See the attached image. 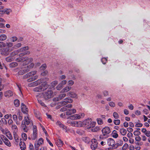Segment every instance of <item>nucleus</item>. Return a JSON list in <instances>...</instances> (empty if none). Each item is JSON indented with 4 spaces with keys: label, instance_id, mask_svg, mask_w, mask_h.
Returning <instances> with one entry per match:
<instances>
[{
    "label": "nucleus",
    "instance_id": "obj_1",
    "mask_svg": "<svg viewBox=\"0 0 150 150\" xmlns=\"http://www.w3.org/2000/svg\"><path fill=\"white\" fill-rule=\"evenodd\" d=\"M33 59L31 57H21L18 58L16 61L18 62H21L20 70L18 72L19 75H23L26 72H28L30 69L33 68L34 66L33 63H31L29 65L25 66L32 62Z\"/></svg>",
    "mask_w": 150,
    "mask_h": 150
},
{
    "label": "nucleus",
    "instance_id": "obj_2",
    "mask_svg": "<svg viewBox=\"0 0 150 150\" xmlns=\"http://www.w3.org/2000/svg\"><path fill=\"white\" fill-rule=\"evenodd\" d=\"M41 85L36 87L33 89V91L35 92H42L47 89L48 88V85L46 82H43L42 79H38L36 81L30 83L28 84V86L33 87L37 86L42 82Z\"/></svg>",
    "mask_w": 150,
    "mask_h": 150
},
{
    "label": "nucleus",
    "instance_id": "obj_3",
    "mask_svg": "<svg viewBox=\"0 0 150 150\" xmlns=\"http://www.w3.org/2000/svg\"><path fill=\"white\" fill-rule=\"evenodd\" d=\"M120 144L115 143V141L112 138H109L107 139V144L110 147V148L112 149H117L119 146H121L122 144V141L121 140L120 141Z\"/></svg>",
    "mask_w": 150,
    "mask_h": 150
},
{
    "label": "nucleus",
    "instance_id": "obj_4",
    "mask_svg": "<svg viewBox=\"0 0 150 150\" xmlns=\"http://www.w3.org/2000/svg\"><path fill=\"white\" fill-rule=\"evenodd\" d=\"M31 122V120L29 119L28 115H26L24 117V120L22 121L21 125V127L23 129L24 132H27L28 130V129L27 128L26 124L28 125Z\"/></svg>",
    "mask_w": 150,
    "mask_h": 150
},
{
    "label": "nucleus",
    "instance_id": "obj_5",
    "mask_svg": "<svg viewBox=\"0 0 150 150\" xmlns=\"http://www.w3.org/2000/svg\"><path fill=\"white\" fill-rule=\"evenodd\" d=\"M101 131L102 134L100 135L99 136L100 139H103L108 137V135L111 132L110 129L108 127H105L103 128Z\"/></svg>",
    "mask_w": 150,
    "mask_h": 150
},
{
    "label": "nucleus",
    "instance_id": "obj_6",
    "mask_svg": "<svg viewBox=\"0 0 150 150\" xmlns=\"http://www.w3.org/2000/svg\"><path fill=\"white\" fill-rule=\"evenodd\" d=\"M36 96L38 99L43 97L45 99H48L53 96V92L51 90L48 91L44 94L42 93H39Z\"/></svg>",
    "mask_w": 150,
    "mask_h": 150
},
{
    "label": "nucleus",
    "instance_id": "obj_7",
    "mask_svg": "<svg viewBox=\"0 0 150 150\" xmlns=\"http://www.w3.org/2000/svg\"><path fill=\"white\" fill-rule=\"evenodd\" d=\"M83 127H87L88 128L93 127L95 126V122L92 121L90 118L87 119L83 121Z\"/></svg>",
    "mask_w": 150,
    "mask_h": 150
},
{
    "label": "nucleus",
    "instance_id": "obj_8",
    "mask_svg": "<svg viewBox=\"0 0 150 150\" xmlns=\"http://www.w3.org/2000/svg\"><path fill=\"white\" fill-rule=\"evenodd\" d=\"M85 116V114L84 113H79L71 115L68 118L72 120H80L83 118Z\"/></svg>",
    "mask_w": 150,
    "mask_h": 150
},
{
    "label": "nucleus",
    "instance_id": "obj_9",
    "mask_svg": "<svg viewBox=\"0 0 150 150\" xmlns=\"http://www.w3.org/2000/svg\"><path fill=\"white\" fill-rule=\"evenodd\" d=\"M33 132L28 137V139L32 140H35L38 136V130L37 127L35 125L33 126Z\"/></svg>",
    "mask_w": 150,
    "mask_h": 150
},
{
    "label": "nucleus",
    "instance_id": "obj_10",
    "mask_svg": "<svg viewBox=\"0 0 150 150\" xmlns=\"http://www.w3.org/2000/svg\"><path fill=\"white\" fill-rule=\"evenodd\" d=\"M43 143L44 140L42 138H40L36 140L34 144L35 149L37 150H39L40 146L43 144Z\"/></svg>",
    "mask_w": 150,
    "mask_h": 150
},
{
    "label": "nucleus",
    "instance_id": "obj_11",
    "mask_svg": "<svg viewBox=\"0 0 150 150\" xmlns=\"http://www.w3.org/2000/svg\"><path fill=\"white\" fill-rule=\"evenodd\" d=\"M0 137L6 146L8 147H10L11 146V144L10 142L5 136L3 135H0Z\"/></svg>",
    "mask_w": 150,
    "mask_h": 150
},
{
    "label": "nucleus",
    "instance_id": "obj_12",
    "mask_svg": "<svg viewBox=\"0 0 150 150\" xmlns=\"http://www.w3.org/2000/svg\"><path fill=\"white\" fill-rule=\"evenodd\" d=\"M13 50L12 48H5L0 50L1 51V54L3 55L7 56L8 55L9 52Z\"/></svg>",
    "mask_w": 150,
    "mask_h": 150
},
{
    "label": "nucleus",
    "instance_id": "obj_13",
    "mask_svg": "<svg viewBox=\"0 0 150 150\" xmlns=\"http://www.w3.org/2000/svg\"><path fill=\"white\" fill-rule=\"evenodd\" d=\"M72 126L76 127H83V121H74L71 122Z\"/></svg>",
    "mask_w": 150,
    "mask_h": 150
},
{
    "label": "nucleus",
    "instance_id": "obj_14",
    "mask_svg": "<svg viewBox=\"0 0 150 150\" xmlns=\"http://www.w3.org/2000/svg\"><path fill=\"white\" fill-rule=\"evenodd\" d=\"M73 101V100L69 98H65L63 101L60 102V105L63 106L65 105L68 103H72Z\"/></svg>",
    "mask_w": 150,
    "mask_h": 150
},
{
    "label": "nucleus",
    "instance_id": "obj_15",
    "mask_svg": "<svg viewBox=\"0 0 150 150\" xmlns=\"http://www.w3.org/2000/svg\"><path fill=\"white\" fill-rule=\"evenodd\" d=\"M92 144L91 145V149L93 150H95L98 147V143L95 139H92L91 140Z\"/></svg>",
    "mask_w": 150,
    "mask_h": 150
},
{
    "label": "nucleus",
    "instance_id": "obj_16",
    "mask_svg": "<svg viewBox=\"0 0 150 150\" xmlns=\"http://www.w3.org/2000/svg\"><path fill=\"white\" fill-rule=\"evenodd\" d=\"M69 108L67 111L66 112V115H70L72 114L75 113L76 112V110L75 109L72 108L70 109Z\"/></svg>",
    "mask_w": 150,
    "mask_h": 150
},
{
    "label": "nucleus",
    "instance_id": "obj_17",
    "mask_svg": "<svg viewBox=\"0 0 150 150\" xmlns=\"http://www.w3.org/2000/svg\"><path fill=\"white\" fill-rule=\"evenodd\" d=\"M21 110L23 113L27 114L28 112V109L23 103L21 104Z\"/></svg>",
    "mask_w": 150,
    "mask_h": 150
},
{
    "label": "nucleus",
    "instance_id": "obj_18",
    "mask_svg": "<svg viewBox=\"0 0 150 150\" xmlns=\"http://www.w3.org/2000/svg\"><path fill=\"white\" fill-rule=\"evenodd\" d=\"M72 107V105L71 104H69L65 106L60 109V111L64 112L65 111H67L69 108H71Z\"/></svg>",
    "mask_w": 150,
    "mask_h": 150
},
{
    "label": "nucleus",
    "instance_id": "obj_19",
    "mask_svg": "<svg viewBox=\"0 0 150 150\" xmlns=\"http://www.w3.org/2000/svg\"><path fill=\"white\" fill-rule=\"evenodd\" d=\"M13 92L11 91H8L5 92L4 93V96L5 97H9L13 95Z\"/></svg>",
    "mask_w": 150,
    "mask_h": 150
},
{
    "label": "nucleus",
    "instance_id": "obj_20",
    "mask_svg": "<svg viewBox=\"0 0 150 150\" xmlns=\"http://www.w3.org/2000/svg\"><path fill=\"white\" fill-rule=\"evenodd\" d=\"M56 124L60 127L62 128L63 130H65L66 132H67L66 127L62 124L60 121H57L56 122Z\"/></svg>",
    "mask_w": 150,
    "mask_h": 150
},
{
    "label": "nucleus",
    "instance_id": "obj_21",
    "mask_svg": "<svg viewBox=\"0 0 150 150\" xmlns=\"http://www.w3.org/2000/svg\"><path fill=\"white\" fill-rule=\"evenodd\" d=\"M71 88L69 86H66L63 88L61 90V93H64L67 92L71 90Z\"/></svg>",
    "mask_w": 150,
    "mask_h": 150
},
{
    "label": "nucleus",
    "instance_id": "obj_22",
    "mask_svg": "<svg viewBox=\"0 0 150 150\" xmlns=\"http://www.w3.org/2000/svg\"><path fill=\"white\" fill-rule=\"evenodd\" d=\"M13 120L15 121L17 125H20L21 123L20 121L18 120V117L16 115H13Z\"/></svg>",
    "mask_w": 150,
    "mask_h": 150
},
{
    "label": "nucleus",
    "instance_id": "obj_23",
    "mask_svg": "<svg viewBox=\"0 0 150 150\" xmlns=\"http://www.w3.org/2000/svg\"><path fill=\"white\" fill-rule=\"evenodd\" d=\"M68 95L71 97L74 98H77V95L74 92H69L68 93Z\"/></svg>",
    "mask_w": 150,
    "mask_h": 150
},
{
    "label": "nucleus",
    "instance_id": "obj_24",
    "mask_svg": "<svg viewBox=\"0 0 150 150\" xmlns=\"http://www.w3.org/2000/svg\"><path fill=\"white\" fill-rule=\"evenodd\" d=\"M12 130L13 131V133H17L18 131L17 126L15 125H13L11 126Z\"/></svg>",
    "mask_w": 150,
    "mask_h": 150
},
{
    "label": "nucleus",
    "instance_id": "obj_25",
    "mask_svg": "<svg viewBox=\"0 0 150 150\" xmlns=\"http://www.w3.org/2000/svg\"><path fill=\"white\" fill-rule=\"evenodd\" d=\"M66 94L65 93H63L59 95L58 97L57 98H55L56 100H59L64 98L66 96Z\"/></svg>",
    "mask_w": 150,
    "mask_h": 150
},
{
    "label": "nucleus",
    "instance_id": "obj_26",
    "mask_svg": "<svg viewBox=\"0 0 150 150\" xmlns=\"http://www.w3.org/2000/svg\"><path fill=\"white\" fill-rule=\"evenodd\" d=\"M19 146L22 150H24L26 148V146L24 142H21L20 143Z\"/></svg>",
    "mask_w": 150,
    "mask_h": 150
},
{
    "label": "nucleus",
    "instance_id": "obj_27",
    "mask_svg": "<svg viewBox=\"0 0 150 150\" xmlns=\"http://www.w3.org/2000/svg\"><path fill=\"white\" fill-rule=\"evenodd\" d=\"M15 142L18 143L20 141V139L17 133L13 134Z\"/></svg>",
    "mask_w": 150,
    "mask_h": 150
},
{
    "label": "nucleus",
    "instance_id": "obj_28",
    "mask_svg": "<svg viewBox=\"0 0 150 150\" xmlns=\"http://www.w3.org/2000/svg\"><path fill=\"white\" fill-rule=\"evenodd\" d=\"M112 136L113 138H117L118 137V135L117 133V131L114 130L112 133Z\"/></svg>",
    "mask_w": 150,
    "mask_h": 150
},
{
    "label": "nucleus",
    "instance_id": "obj_29",
    "mask_svg": "<svg viewBox=\"0 0 150 150\" xmlns=\"http://www.w3.org/2000/svg\"><path fill=\"white\" fill-rule=\"evenodd\" d=\"M120 132L121 134L123 136L125 135L127 132V130L124 128L121 129L120 130Z\"/></svg>",
    "mask_w": 150,
    "mask_h": 150
},
{
    "label": "nucleus",
    "instance_id": "obj_30",
    "mask_svg": "<svg viewBox=\"0 0 150 150\" xmlns=\"http://www.w3.org/2000/svg\"><path fill=\"white\" fill-rule=\"evenodd\" d=\"M0 130L3 134L5 135L9 131L8 129L6 128L4 129L1 127H0Z\"/></svg>",
    "mask_w": 150,
    "mask_h": 150
},
{
    "label": "nucleus",
    "instance_id": "obj_31",
    "mask_svg": "<svg viewBox=\"0 0 150 150\" xmlns=\"http://www.w3.org/2000/svg\"><path fill=\"white\" fill-rule=\"evenodd\" d=\"M22 46V44L21 43H18L15 45L13 47L11 48L13 50L14 49H18Z\"/></svg>",
    "mask_w": 150,
    "mask_h": 150
},
{
    "label": "nucleus",
    "instance_id": "obj_32",
    "mask_svg": "<svg viewBox=\"0 0 150 150\" xmlns=\"http://www.w3.org/2000/svg\"><path fill=\"white\" fill-rule=\"evenodd\" d=\"M56 144L58 146H61L63 144V142L60 139H59L57 141Z\"/></svg>",
    "mask_w": 150,
    "mask_h": 150
},
{
    "label": "nucleus",
    "instance_id": "obj_33",
    "mask_svg": "<svg viewBox=\"0 0 150 150\" xmlns=\"http://www.w3.org/2000/svg\"><path fill=\"white\" fill-rule=\"evenodd\" d=\"M37 71H31V72H30L28 73L26 75L27 76V77H30L31 76H33L35 74L37 73Z\"/></svg>",
    "mask_w": 150,
    "mask_h": 150
},
{
    "label": "nucleus",
    "instance_id": "obj_34",
    "mask_svg": "<svg viewBox=\"0 0 150 150\" xmlns=\"http://www.w3.org/2000/svg\"><path fill=\"white\" fill-rule=\"evenodd\" d=\"M29 48L28 46H27L23 47L19 49L18 51L20 52H23L25 50H28Z\"/></svg>",
    "mask_w": 150,
    "mask_h": 150
},
{
    "label": "nucleus",
    "instance_id": "obj_35",
    "mask_svg": "<svg viewBox=\"0 0 150 150\" xmlns=\"http://www.w3.org/2000/svg\"><path fill=\"white\" fill-rule=\"evenodd\" d=\"M7 38V36L5 34H2L0 35V41H3Z\"/></svg>",
    "mask_w": 150,
    "mask_h": 150
},
{
    "label": "nucleus",
    "instance_id": "obj_36",
    "mask_svg": "<svg viewBox=\"0 0 150 150\" xmlns=\"http://www.w3.org/2000/svg\"><path fill=\"white\" fill-rule=\"evenodd\" d=\"M38 78V76L36 75L31 78H30L27 80L29 82H31L36 80Z\"/></svg>",
    "mask_w": 150,
    "mask_h": 150
},
{
    "label": "nucleus",
    "instance_id": "obj_37",
    "mask_svg": "<svg viewBox=\"0 0 150 150\" xmlns=\"http://www.w3.org/2000/svg\"><path fill=\"white\" fill-rule=\"evenodd\" d=\"M6 135L10 140H12L13 139V138L12 135L9 131L6 134Z\"/></svg>",
    "mask_w": 150,
    "mask_h": 150
},
{
    "label": "nucleus",
    "instance_id": "obj_38",
    "mask_svg": "<svg viewBox=\"0 0 150 150\" xmlns=\"http://www.w3.org/2000/svg\"><path fill=\"white\" fill-rule=\"evenodd\" d=\"M109 106L111 108H114L116 106L115 103L113 101H110L108 103Z\"/></svg>",
    "mask_w": 150,
    "mask_h": 150
},
{
    "label": "nucleus",
    "instance_id": "obj_39",
    "mask_svg": "<svg viewBox=\"0 0 150 150\" xmlns=\"http://www.w3.org/2000/svg\"><path fill=\"white\" fill-rule=\"evenodd\" d=\"M76 132L79 135H82L84 134V131L81 129H78L76 130Z\"/></svg>",
    "mask_w": 150,
    "mask_h": 150
},
{
    "label": "nucleus",
    "instance_id": "obj_40",
    "mask_svg": "<svg viewBox=\"0 0 150 150\" xmlns=\"http://www.w3.org/2000/svg\"><path fill=\"white\" fill-rule=\"evenodd\" d=\"M14 104L16 107H18L20 104L19 101L18 99H16L14 100Z\"/></svg>",
    "mask_w": 150,
    "mask_h": 150
},
{
    "label": "nucleus",
    "instance_id": "obj_41",
    "mask_svg": "<svg viewBox=\"0 0 150 150\" xmlns=\"http://www.w3.org/2000/svg\"><path fill=\"white\" fill-rule=\"evenodd\" d=\"M93 128L91 129V131L93 132H97L100 130V128L98 126H96L94 128Z\"/></svg>",
    "mask_w": 150,
    "mask_h": 150
},
{
    "label": "nucleus",
    "instance_id": "obj_42",
    "mask_svg": "<svg viewBox=\"0 0 150 150\" xmlns=\"http://www.w3.org/2000/svg\"><path fill=\"white\" fill-rule=\"evenodd\" d=\"M18 65L17 63L16 62H12L10 64V67L11 68H14L16 67Z\"/></svg>",
    "mask_w": 150,
    "mask_h": 150
},
{
    "label": "nucleus",
    "instance_id": "obj_43",
    "mask_svg": "<svg viewBox=\"0 0 150 150\" xmlns=\"http://www.w3.org/2000/svg\"><path fill=\"white\" fill-rule=\"evenodd\" d=\"M96 120L99 125H102L103 124V122L102 120L100 118H98Z\"/></svg>",
    "mask_w": 150,
    "mask_h": 150
},
{
    "label": "nucleus",
    "instance_id": "obj_44",
    "mask_svg": "<svg viewBox=\"0 0 150 150\" xmlns=\"http://www.w3.org/2000/svg\"><path fill=\"white\" fill-rule=\"evenodd\" d=\"M113 116L115 119H117L119 117V116L117 112H114L113 113Z\"/></svg>",
    "mask_w": 150,
    "mask_h": 150
},
{
    "label": "nucleus",
    "instance_id": "obj_45",
    "mask_svg": "<svg viewBox=\"0 0 150 150\" xmlns=\"http://www.w3.org/2000/svg\"><path fill=\"white\" fill-rule=\"evenodd\" d=\"M17 115L18 116V120L19 121L21 120H22L23 118L22 114L21 112H18L17 113Z\"/></svg>",
    "mask_w": 150,
    "mask_h": 150
},
{
    "label": "nucleus",
    "instance_id": "obj_46",
    "mask_svg": "<svg viewBox=\"0 0 150 150\" xmlns=\"http://www.w3.org/2000/svg\"><path fill=\"white\" fill-rule=\"evenodd\" d=\"M6 46L8 48L11 47L13 45V43L11 42H7L5 44Z\"/></svg>",
    "mask_w": 150,
    "mask_h": 150
},
{
    "label": "nucleus",
    "instance_id": "obj_47",
    "mask_svg": "<svg viewBox=\"0 0 150 150\" xmlns=\"http://www.w3.org/2000/svg\"><path fill=\"white\" fill-rule=\"evenodd\" d=\"M82 139L83 141L86 143L90 141L89 138L87 137H83Z\"/></svg>",
    "mask_w": 150,
    "mask_h": 150
},
{
    "label": "nucleus",
    "instance_id": "obj_48",
    "mask_svg": "<svg viewBox=\"0 0 150 150\" xmlns=\"http://www.w3.org/2000/svg\"><path fill=\"white\" fill-rule=\"evenodd\" d=\"M19 52L18 51V50H15L11 53V57L14 56L18 54Z\"/></svg>",
    "mask_w": 150,
    "mask_h": 150
},
{
    "label": "nucleus",
    "instance_id": "obj_49",
    "mask_svg": "<svg viewBox=\"0 0 150 150\" xmlns=\"http://www.w3.org/2000/svg\"><path fill=\"white\" fill-rule=\"evenodd\" d=\"M63 87V86L60 83L56 87V89L57 90H60Z\"/></svg>",
    "mask_w": 150,
    "mask_h": 150
},
{
    "label": "nucleus",
    "instance_id": "obj_50",
    "mask_svg": "<svg viewBox=\"0 0 150 150\" xmlns=\"http://www.w3.org/2000/svg\"><path fill=\"white\" fill-rule=\"evenodd\" d=\"M13 58L11 56L8 57L6 58V61L8 62H10L13 61Z\"/></svg>",
    "mask_w": 150,
    "mask_h": 150
},
{
    "label": "nucleus",
    "instance_id": "obj_51",
    "mask_svg": "<svg viewBox=\"0 0 150 150\" xmlns=\"http://www.w3.org/2000/svg\"><path fill=\"white\" fill-rule=\"evenodd\" d=\"M103 139V140L101 141L100 143V144L102 146H105L106 144V140L105 141V139ZM102 140V139H101Z\"/></svg>",
    "mask_w": 150,
    "mask_h": 150
},
{
    "label": "nucleus",
    "instance_id": "obj_52",
    "mask_svg": "<svg viewBox=\"0 0 150 150\" xmlns=\"http://www.w3.org/2000/svg\"><path fill=\"white\" fill-rule=\"evenodd\" d=\"M113 122L115 125H118L120 124V122L119 120H114Z\"/></svg>",
    "mask_w": 150,
    "mask_h": 150
},
{
    "label": "nucleus",
    "instance_id": "obj_53",
    "mask_svg": "<svg viewBox=\"0 0 150 150\" xmlns=\"http://www.w3.org/2000/svg\"><path fill=\"white\" fill-rule=\"evenodd\" d=\"M17 40V38L16 36H13L10 38V40L12 42H15Z\"/></svg>",
    "mask_w": 150,
    "mask_h": 150
},
{
    "label": "nucleus",
    "instance_id": "obj_54",
    "mask_svg": "<svg viewBox=\"0 0 150 150\" xmlns=\"http://www.w3.org/2000/svg\"><path fill=\"white\" fill-rule=\"evenodd\" d=\"M2 81V78H0V91L2 90L4 88V86L1 83Z\"/></svg>",
    "mask_w": 150,
    "mask_h": 150
},
{
    "label": "nucleus",
    "instance_id": "obj_55",
    "mask_svg": "<svg viewBox=\"0 0 150 150\" xmlns=\"http://www.w3.org/2000/svg\"><path fill=\"white\" fill-rule=\"evenodd\" d=\"M74 83V82L72 80H70L68 81V84L69 86H72Z\"/></svg>",
    "mask_w": 150,
    "mask_h": 150
},
{
    "label": "nucleus",
    "instance_id": "obj_56",
    "mask_svg": "<svg viewBox=\"0 0 150 150\" xmlns=\"http://www.w3.org/2000/svg\"><path fill=\"white\" fill-rule=\"evenodd\" d=\"M141 134V132L138 130H136L134 132V134L135 136H138Z\"/></svg>",
    "mask_w": 150,
    "mask_h": 150
},
{
    "label": "nucleus",
    "instance_id": "obj_57",
    "mask_svg": "<svg viewBox=\"0 0 150 150\" xmlns=\"http://www.w3.org/2000/svg\"><path fill=\"white\" fill-rule=\"evenodd\" d=\"M128 144L127 143H125L122 147V150H126L128 146Z\"/></svg>",
    "mask_w": 150,
    "mask_h": 150
},
{
    "label": "nucleus",
    "instance_id": "obj_58",
    "mask_svg": "<svg viewBox=\"0 0 150 150\" xmlns=\"http://www.w3.org/2000/svg\"><path fill=\"white\" fill-rule=\"evenodd\" d=\"M22 137L23 139V140H26L27 139V134L24 133H22Z\"/></svg>",
    "mask_w": 150,
    "mask_h": 150
},
{
    "label": "nucleus",
    "instance_id": "obj_59",
    "mask_svg": "<svg viewBox=\"0 0 150 150\" xmlns=\"http://www.w3.org/2000/svg\"><path fill=\"white\" fill-rule=\"evenodd\" d=\"M66 78V76L64 75H62L60 76L59 78V79L60 81H61L62 80H64Z\"/></svg>",
    "mask_w": 150,
    "mask_h": 150
},
{
    "label": "nucleus",
    "instance_id": "obj_60",
    "mask_svg": "<svg viewBox=\"0 0 150 150\" xmlns=\"http://www.w3.org/2000/svg\"><path fill=\"white\" fill-rule=\"evenodd\" d=\"M6 46L5 43L2 42H0V48H2Z\"/></svg>",
    "mask_w": 150,
    "mask_h": 150
},
{
    "label": "nucleus",
    "instance_id": "obj_61",
    "mask_svg": "<svg viewBox=\"0 0 150 150\" xmlns=\"http://www.w3.org/2000/svg\"><path fill=\"white\" fill-rule=\"evenodd\" d=\"M11 11V10L10 9H5V13L7 14H9Z\"/></svg>",
    "mask_w": 150,
    "mask_h": 150
},
{
    "label": "nucleus",
    "instance_id": "obj_62",
    "mask_svg": "<svg viewBox=\"0 0 150 150\" xmlns=\"http://www.w3.org/2000/svg\"><path fill=\"white\" fill-rule=\"evenodd\" d=\"M67 83V81L66 80H63L60 83L63 86L65 85Z\"/></svg>",
    "mask_w": 150,
    "mask_h": 150
},
{
    "label": "nucleus",
    "instance_id": "obj_63",
    "mask_svg": "<svg viewBox=\"0 0 150 150\" xmlns=\"http://www.w3.org/2000/svg\"><path fill=\"white\" fill-rule=\"evenodd\" d=\"M143 125L142 123H138L135 125L136 127H141Z\"/></svg>",
    "mask_w": 150,
    "mask_h": 150
},
{
    "label": "nucleus",
    "instance_id": "obj_64",
    "mask_svg": "<svg viewBox=\"0 0 150 150\" xmlns=\"http://www.w3.org/2000/svg\"><path fill=\"white\" fill-rule=\"evenodd\" d=\"M144 134L147 137H150V131H147L144 133Z\"/></svg>",
    "mask_w": 150,
    "mask_h": 150
}]
</instances>
